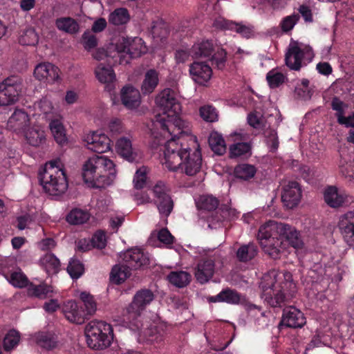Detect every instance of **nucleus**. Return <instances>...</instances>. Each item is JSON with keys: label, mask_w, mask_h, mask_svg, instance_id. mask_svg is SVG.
Segmentation results:
<instances>
[{"label": "nucleus", "mask_w": 354, "mask_h": 354, "mask_svg": "<svg viewBox=\"0 0 354 354\" xmlns=\"http://www.w3.org/2000/svg\"><path fill=\"white\" fill-rule=\"evenodd\" d=\"M338 227L345 242L354 248V211L348 212L339 217Z\"/></svg>", "instance_id": "nucleus-15"}, {"label": "nucleus", "mask_w": 354, "mask_h": 354, "mask_svg": "<svg viewBox=\"0 0 354 354\" xmlns=\"http://www.w3.org/2000/svg\"><path fill=\"white\" fill-rule=\"evenodd\" d=\"M301 190L296 182H288L283 186L281 200L284 205L289 209L296 207L300 202Z\"/></svg>", "instance_id": "nucleus-18"}, {"label": "nucleus", "mask_w": 354, "mask_h": 354, "mask_svg": "<svg viewBox=\"0 0 354 354\" xmlns=\"http://www.w3.org/2000/svg\"><path fill=\"white\" fill-rule=\"evenodd\" d=\"M20 335L15 330H10L8 332L3 339V348L6 351L13 349L19 342Z\"/></svg>", "instance_id": "nucleus-53"}, {"label": "nucleus", "mask_w": 354, "mask_h": 354, "mask_svg": "<svg viewBox=\"0 0 354 354\" xmlns=\"http://www.w3.org/2000/svg\"><path fill=\"white\" fill-rule=\"evenodd\" d=\"M214 272V263L212 259H203L197 266L196 277L201 283H205L209 280Z\"/></svg>", "instance_id": "nucleus-29"}, {"label": "nucleus", "mask_w": 354, "mask_h": 354, "mask_svg": "<svg viewBox=\"0 0 354 354\" xmlns=\"http://www.w3.org/2000/svg\"><path fill=\"white\" fill-rule=\"evenodd\" d=\"M38 41L39 36L34 28L28 27L19 33V43L21 45L35 46Z\"/></svg>", "instance_id": "nucleus-39"}, {"label": "nucleus", "mask_w": 354, "mask_h": 354, "mask_svg": "<svg viewBox=\"0 0 354 354\" xmlns=\"http://www.w3.org/2000/svg\"><path fill=\"white\" fill-rule=\"evenodd\" d=\"M34 76L39 81L49 84H59L62 82L59 68L50 62L37 64L34 70Z\"/></svg>", "instance_id": "nucleus-12"}, {"label": "nucleus", "mask_w": 354, "mask_h": 354, "mask_svg": "<svg viewBox=\"0 0 354 354\" xmlns=\"http://www.w3.org/2000/svg\"><path fill=\"white\" fill-rule=\"evenodd\" d=\"M196 204L198 209L212 211L218 207V201L212 196L203 195L196 200Z\"/></svg>", "instance_id": "nucleus-46"}, {"label": "nucleus", "mask_w": 354, "mask_h": 354, "mask_svg": "<svg viewBox=\"0 0 354 354\" xmlns=\"http://www.w3.org/2000/svg\"><path fill=\"white\" fill-rule=\"evenodd\" d=\"M91 244L92 248H96L98 249H102L104 248L106 245V235L103 232H96L91 241Z\"/></svg>", "instance_id": "nucleus-63"}, {"label": "nucleus", "mask_w": 354, "mask_h": 354, "mask_svg": "<svg viewBox=\"0 0 354 354\" xmlns=\"http://www.w3.org/2000/svg\"><path fill=\"white\" fill-rule=\"evenodd\" d=\"M286 76L275 69L270 71L266 75V80L271 88L280 86L285 81Z\"/></svg>", "instance_id": "nucleus-51"}, {"label": "nucleus", "mask_w": 354, "mask_h": 354, "mask_svg": "<svg viewBox=\"0 0 354 354\" xmlns=\"http://www.w3.org/2000/svg\"><path fill=\"white\" fill-rule=\"evenodd\" d=\"M193 58H209L213 67L218 70L225 68L227 57L226 50L215 45L212 40H204L192 47Z\"/></svg>", "instance_id": "nucleus-9"}, {"label": "nucleus", "mask_w": 354, "mask_h": 354, "mask_svg": "<svg viewBox=\"0 0 354 354\" xmlns=\"http://www.w3.org/2000/svg\"><path fill=\"white\" fill-rule=\"evenodd\" d=\"M209 302H225L227 304L237 305L245 301L243 295L236 290L225 288L221 291L218 295L207 298Z\"/></svg>", "instance_id": "nucleus-25"}, {"label": "nucleus", "mask_w": 354, "mask_h": 354, "mask_svg": "<svg viewBox=\"0 0 354 354\" xmlns=\"http://www.w3.org/2000/svg\"><path fill=\"white\" fill-rule=\"evenodd\" d=\"M152 191L159 213L162 216L167 217L174 207L168 186L164 182L158 181L153 186Z\"/></svg>", "instance_id": "nucleus-11"}, {"label": "nucleus", "mask_w": 354, "mask_h": 354, "mask_svg": "<svg viewBox=\"0 0 354 354\" xmlns=\"http://www.w3.org/2000/svg\"><path fill=\"white\" fill-rule=\"evenodd\" d=\"M95 75L100 82L105 84H109L115 80V74L113 68L102 64L96 68Z\"/></svg>", "instance_id": "nucleus-42"}, {"label": "nucleus", "mask_w": 354, "mask_h": 354, "mask_svg": "<svg viewBox=\"0 0 354 354\" xmlns=\"http://www.w3.org/2000/svg\"><path fill=\"white\" fill-rule=\"evenodd\" d=\"M147 168L145 167L138 169L133 178L134 186L137 189H142L146 183Z\"/></svg>", "instance_id": "nucleus-61"}, {"label": "nucleus", "mask_w": 354, "mask_h": 354, "mask_svg": "<svg viewBox=\"0 0 354 354\" xmlns=\"http://www.w3.org/2000/svg\"><path fill=\"white\" fill-rule=\"evenodd\" d=\"M24 134L27 142L33 147L42 145L46 140L44 131L39 126H34L31 129H27Z\"/></svg>", "instance_id": "nucleus-31"}, {"label": "nucleus", "mask_w": 354, "mask_h": 354, "mask_svg": "<svg viewBox=\"0 0 354 354\" xmlns=\"http://www.w3.org/2000/svg\"><path fill=\"white\" fill-rule=\"evenodd\" d=\"M153 299L154 295L151 290L142 289L138 291L131 303L124 311L122 319L124 325L131 330H139L141 325L139 317Z\"/></svg>", "instance_id": "nucleus-7"}, {"label": "nucleus", "mask_w": 354, "mask_h": 354, "mask_svg": "<svg viewBox=\"0 0 354 354\" xmlns=\"http://www.w3.org/2000/svg\"><path fill=\"white\" fill-rule=\"evenodd\" d=\"M304 55V50L301 48L297 43L290 44L285 56L286 66L291 70H300Z\"/></svg>", "instance_id": "nucleus-24"}, {"label": "nucleus", "mask_w": 354, "mask_h": 354, "mask_svg": "<svg viewBox=\"0 0 354 354\" xmlns=\"http://www.w3.org/2000/svg\"><path fill=\"white\" fill-rule=\"evenodd\" d=\"M180 135L177 139L174 136L167 138L162 164L170 171L180 169L187 176H194L202 166L199 145L195 136Z\"/></svg>", "instance_id": "nucleus-1"}, {"label": "nucleus", "mask_w": 354, "mask_h": 354, "mask_svg": "<svg viewBox=\"0 0 354 354\" xmlns=\"http://www.w3.org/2000/svg\"><path fill=\"white\" fill-rule=\"evenodd\" d=\"M29 294L39 299H46L52 296L53 289L46 284L32 285L28 288Z\"/></svg>", "instance_id": "nucleus-49"}, {"label": "nucleus", "mask_w": 354, "mask_h": 354, "mask_svg": "<svg viewBox=\"0 0 354 354\" xmlns=\"http://www.w3.org/2000/svg\"><path fill=\"white\" fill-rule=\"evenodd\" d=\"M82 39L83 46L87 50L93 49L97 46V39L96 36L88 30L84 32L82 36Z\"/></svg>", "instance_id": "nucleus-59"}, {"label": "nucleus", "mask_w": 354, "mask_h": 354, "mask_svg": "<svg viewBox=\"0 0 354 354\" xmlns=\"http://www.w3.org/2000/svg\"><path fill=\"white\" fill-rule=\"evenodd\" d=\"M262 298L272 307H281L296 292V285L291 273L286 272L280 276L272 271L262 278Z\"/></svg>", "instance_id": "nucleus-3"}, {"label": "nucleus", "mask_w": 354, "mask_h": 354, "mask_svg": "<svg viewBox=\"0 0 354 354\" xmlns=\"http://www.w3.org/2000/svg\"><path fill=\"white\" fill-rule=\"evenodd\" d=\"M346 273V270L344 267L335 266L329 268L326 271V274L331 278L332 281L339 282L342 279L343 275Z\"/></svg>", "instance_id": "nucleus-60"}, {"label": "nucleus", "mask_w": 354, "mask_h": 354, "mask_svg": "<svg viewBox=\"0 0 354 354\" xmlns=\"http://www.w3.org/2000/svg\"><path fill=\"white\" fill-rule=\"evenodd\" d=\"M123 263L130 269H138L149 263V257L140 249L135 248L126 251L122 254Z\"/></svg>", "instance_id": "nucleus-20"}, {"label": "nucleus", "mask_w": 354, "mask_h": 354, "mask_svg": "<svg viewBox=\"0 0 354 354\" xmlns=\"http://www.w3.org/2000/svg\"><path fill=\"white\" fill-rule=\"evenodd\" d=\"M49 124L50 131L59 145H64L67 142L65 128L59 119H52Z\"/></svg>", "instance_id": "nucleus-35"}, {"label": "nucleus", "mask_w": 354, "mask_h": 354, "mask_svg": "<svg viewBox=\"0 0 354 354\" xmlns=\"http://www.w3.org/2000/svg\"><path fill=\"white\" fill-rule=\"evenodd\" d=\"M332 109L337 111V122L347 127H354V113L348 116H345V110L348 105L337 97H333L331 102Z\"/></svg>", "instance_id": "nucleus-26"}, {"label": "nucleus", "mask_w": 354, "mask_h": 354, "mask_svg": "<svg viewBox=\"0 0 354 354\" xmlns=\"http://www.w3.org/2000/svg\"><path fill=\"white\" fill-rule=\"evenodd\" d=\"M30 124L29 115L21 109H16L8 118V128L17 134L25 133Z\"/></svg>", "instance_id": "nucleus-14"}, {"label": "nucleus", "mask_w": 354, "mask_h": 354, "mask_svg": "<svg viewBox=\"0 0 354 354\" xmlns=\"http://www.w3.org/2000/svg\"><path fill=\"white\" fill-rule=\"evenodd\" d=\"M8 280L12 286L17 288H24L28 283V278L21 271L12 272L8 277Z\"/></svg>", "instance_id": "nucleus-55"}, {"label": "nucleus", "mask_w": 354, "mask_h": 354, "mask_svg": "<svg viewBox=\"0 0 354 354\" xmlns=\"http://www.w3.org/2000/svg\"><path fill=\"white\" fill-rule=\"evenodd\" d=\"M86 147L97 153H105L111 149V140L101 131H92L85 135Z\"/></svg>", "instance_id": "nucleus-13"}, {"label": "nucleus", "mask_w": 354, "mask_h": 354, "mask_svg": "<svg viewBox=\"0 0 354 354\" xmlns=\"http://www.w3.org/2000/svg\"><path fill=\"white\" fill-rule=\"evenodd\" d=\"M349 196L344 192H338L335 186L326 187L324 192L325 203L331 207L336 208L348 203Z\"/></svg>", "instance_id": "nucleus-23"}, {"label": "nucleus", "mask_w": 354, "mask_h": 354, "mask_svg": "<svg viewBox=\"0 0 354 354\" xmlns=\"http://www.w3.org/2000/svg\"><path fill=\"white\" fill-rule=\"evenodd\" d=\"M158 241L169 247L174 241V237L167 228H162L157 233Z\"/></svg>", "instance_id": "nucleus-62"}, {"label": "nucleus", "mask_w": 354, "mask_h": 354, "mask_svg": "<svg viewBox=\"0 0 354 354\" xmlns=\"http://www.w3.org/2000/svg\"><path fill=\"white\" fill-rule=\"evenodd\" d=\"M83 264L77 259H71L67 267V272L73 279H78L84 272Z\"/></svg>", "instance_id": "nucleus-57"}, {"label": "nucleus", "mask_w": 354, "mask_h": 354, "mask_svg": "<svg viewBox=\"0 0 354 354\" xmlns=\"http://www.w3.org/2000/svg\"><path fill=\"white\" fill-rule=\"evenodd\" d=\"M121 100L126 108L136 109L140 104L141 94L139 90H122Z\"/></svg>", "instance_id": "nucleus-32"}, {"label": "nucleus", "mask_w": 354, "mask_h": 354, "mask_svg": "<svg viewBox=\"0 0 354 354\" xmlns=\"http://www.w3.org/2000/svg\"><path fill=\"white\" fill-rule=\"evenodd\" d=\"M256 171L257 169L252 165L240 164L234 169V176L237 178L248 180L254 176Z\"/></svg>", "instance_id": "nucleus-45"}, {"label": "nucleus", "mask_w": 354, "mask_h": 354, "mask_svg": "<svg viewBox=\"0 0 354 354\" xmlns=\"http://www.w3.org/2000/svg\"><path fill=\"white\" fill-rule=\"evenodd\" d=\"M300 19L299 14L294 13L283 17L280 22V27L283 32H288L293 29Z\"/></svg>", "instance_id": "nucleus-56"}, {"label": "nucleus", "mask_w": 354, "mask_h": 354, "mask_svg": "<svg viewBox=\"0 0 354 354\" xmlns=\"http://www.w3.org/2000/svg\"><path fill=\"white\" fill-rule=\"evenodd\" d=\"M130 275V269L124 263L115 266L111 272L110 279L112 282L120 284L124 282Z\"/></svg>", "instance_id": "nucleus-38"}, {"label": "nucleus", "mask_w": 354, "mask_h": 354, "mask_svg": "<svg viewBox=\"0 0 354 354\" xmlns=\"http://www.w3.org/2000/svg\"><path fill=\"white\" fill-rule=\"evenodd\" d=\"M35 109L39 115H44L47 120H52L55 117V109L50 100L46 98L41 100L35 105Z\"/></svg>", "instance_id": "nucleus-44"}, {"label": "nucleus", "mask_w": 354, "mask_h": 354, "mask_svg": "<svg viewBox=\"0 0 354 354\" xmlns=\"http://www.w3.org/2000/svg\"><path fill=\"white\" fill-rule=\"evenodd\" d=\"M109 22L114 26H120L127 24L130 20L129 11L125 8L115 9L109 15Z\"/></svg>", "instance_id": "nucleus-36"}, {"label": "nucleus", "mask_w": 354, "mask_h": 354, "mask_svg": "<svg viewBox=\"0 0 354 354\" xmlns=\"http://www.w3.org/2000/svg\"><path fill=\"white\" fill-rule=\"evenodd\" d=\"M113 162L105 156H93L82 165V177L89 187L104 188L115 179Z\"/></svg>", "instance_id": "nucleus-4"}, {"label": "nucleus", "mask_w": 354, "mask_h": 354, "mask_svg": "<svg viewBox=\"0 0 354 354\" xmlns=\"http://www.w3.org/2000/svg\"><path fill=\"white\" fill-rule=\"evenodd\" d=\"M115 149L120 156L129 162L135 161L141 156L139 150L133 147L131 136H122L118 138Z\"/></svg>", "instance_id": "nucleus-16"}, {"label": "nucleus", "mask_w": 354, "mask_h": 354, "mask_svg": "<svg viewBox=\"0 0 354 354\" xmlns=\"http://www.w3.org/2000/svg\"><path fill=\"white\" fill-rule=\"evenodd\" d=\"M306 324L304 314L297 308L290 306L283 310L281 324L289 328H301Z\"/></svg>", "instance_id": "nucleus-22"}, {"label": "nucleus", "mask_w": 354, "mask_h": 354, "mask_svg": "<svg viewBox=\"0 0 354 354\" xmlns=\"http://www.w3.org/2000/svg\"><path fill=\"white\" fill-rule=\"evenodd\" d=\"M284 231L281 234V241L284 239L288 244L295 249H301L304 246L299 232L293 227L286 224Z\"/></svg>", "instance_id": "nucleus-30"}, {"label": "nucleus", "mask_w": 354, "mask_h": 354, "mask_svg": "<svg viewBox=\"0 0 354 354\" xmlns=\"http://www.w3.org/2000/svg\"><path fill=\"white\" fill-rule=\"evenodd\" d=\"M212 150L218 155L223 154L226 151L225 142L221 134L216 131L210 133L208 139Z\"/></svg>", "instance_id": "nucleus-37"}, {"label": "nucleus", "mask_w": 354, "mask_h": 354, "mask_svg": "<svg viewBox=\"0 0 354 354\" xmlns=\"http://www.w3.org/2000/svg\"><path fill=\"white\" fill-rule=\"evenodd\" d=\"M57 28L70 35L77 34L80 30L78 22L71 17H62L55 20Z\"/></svg>", "instance_id": "nucleus-33"}, {"label": "nucleus", "mask_w": 354, "mask_h": 354, "mask_svg": "<svg viewBox=\"0 0 354 354\" xmlns=\"http://www.w3.org/2000/svg\"><path fill=\"white\" fill-rule=\"evenodd\" d=\"M155 101L162 113L156 115L153 126L156 130H160L161 136L165 139L188 133L189 122L181 117L182 106L174 90H162Z\"/></svg>", "instance_id": "nucleus-2"}, {"label": "nucleus", "mask_w": 354, "mask_h": 354, "mask_svg": "<svg viewBox=\"0 0 354 354\" xmlns=\"http://www.w3.org/2000/svg\"><path fill=\"white\" fill-rule=\"evenodd\" d=\"M199 114L203 120L214 122L218 120V113L212 105H204L199 109Z\"/></svg>", "instance_id": "nucleus-54"}, {"label": "nucleus", "mask_w": 354, "mask_h": 354, "mask_svg": "<svg viewBox=\"0 0 354 354\" xmlns=\"http://www.w3.org/2000/svg\"><path fill=\"white\" fill-rule=\"evenodd\" d=\"M159 83V73L156 69H149L145 73L141 88H156Z\"/></svg>", "instance_id": "nucleus-48"}, {"label": "nucleus", "mask_w": 354, "mask_h": 354, "mask_svg": "<svg viewBox=\"0 0 354 354\" xmlns=\"http://www.w3.org/2000/svg\"><path fill=\"white\" fill-rule=\"evenodd\" d=\"M234 142L236 143L230 147V156L231 158H238L249 154L250 152V145L245 142L248 136L243 132H235L231 135Z\"/></svg>", "instance_id": "nucleus-21"}, {"label": "nucleus", "mask_w": 354, "mask_h": 354, "mask_svg": "<svg viewBox=\"0 0 354 354\" xmlns=\"http://www.w3.org/2000/svg\"><path fill=\"white\" fill-rule=\"evenodd\" d=\"M167 279L174 286L183 288L189 284L191 275L185 271H175L168 274Z\"/></svg>", "instance_id": "nucleus-41"}, {"label": "nucleus", "mask_w": 354, "mask_h": 354, "mask_svg": "<svg viewBox=\"0 0 354 354\" xmlns=\"http://www.w3.org/2000/svg\"><path fill=\"white\" fill-rule=\"evenodd\" d=\"M90 215L87 211L74 209L68 214L66 220L71 224L80 225L86 223Z\"/></svg>", "instance_id": "nucleus-47"}, {"label": "nucleus", "mask_w": 354, "mask_h": 354, "mask_svg": "<svg viewBox=\"0 0 354 354\" xmlns=\"http://www.w3.org/2000/svg\"><path fill=\"white\" fill-rule=\"evenodd\" d=\"M19 99L17 90H0V106H8Z\"/></svg>", "instance_id": "nucleus-52"}, {"label": "nucleus", "mask_w": 354, "mask_h": 354, "mask_svg": "<svg viewBox=\"0 0 354 354\" xmlns=\"http://www.w3.org/2000/svg\"><path fill=\"white\" fill-rule=\"evenodd\" d=\"M21 79L18 75H11L5 79L0 84V88H8L9 87H17L21 84Z\"/></svg>", "instance_id": "nucleus-64"}, {"label": "nucleus", "mask_w": 354, "mask_h": 354, "mask_svg": "<svg viewBox=\"0 0 354 354\" xmlns=\"http://www.w3.org/2000/svg\"><path fill=\"white\" fill-rule=\"evenodd\" d=\"M189 73L196 83L205 86L212 77V70L205 62H194L189 66Z\"/></svg>", "instance_id": "nucleus-19"}, {"label": "nucleus", "mask_w": 354, "mask_h": 354, "mask_svg": "<svg viewBox=\"0 0 354 354\" xmlns=\"http://www.w3.org/2000/svg\"><path fill=\"white\" fill-rule=\"evenodd\" d=\"M107 129L112 136H118L124 132L125 127L120 119L113 118L107 124Z\"/></svg>", "instance_id": "nucleus-58"}, {"label": "nucleus", "mask_w": 354, "mask_h": 354, "mask_svg": "<svg viewBox=\"0 0 354 354\" xmlns=\"http://www.w3.org/2000/svg\"><path fill=\"white\" fill-rule=\"evenodd\" d=\"M213 25L216 28L234 30L237 33L247 38L250 37L252 32V30L249 27L245 25L236 24L223 18H218L215 19Z\"/></svg>", "instance_id": "nucleus-27"}, {"label": "nucleus", "mask_w": 354, "mask_h": 354, "mask_svg": "<svg viewBox=\"0 0 354 354\" xmlns=\"http://www.w3.org/2000/svg\"><path fill=\"white\" fill-rule=\"evenodd\" d=\"M63 312L66 319L73 323L82 324L85 319V313L80 309L74 301H66L63 306Z\"/></svg>", "instance_id": "nucleus-28"}, {"label": "nucleus", "mask_w": 354, "mask_h": 354, "mask_svg": "<svg viewBox=\"0 0 354 354\" xmlns=\"http://www.w3.org/2000/svg\"><path fill=\"white\" fill-rule=\"evenodd\" d=\"M85 334L88 346L93 349H104L113 340V330L111 324L94 320L86 327Z\"/></svg>", "instance_id": "nucleus-8"}, {"label": "nucleus", "mask_w": 354, "mask_h": 354, "mask_svg": "<svg viewBox=\"0 0 354 354\" xmlns=\"http://www.w3.org/2000/svg\"><path fill=\"white\" fill-rule=\"evenodd\" d=\"M80 297L84 303L85 309L83 310L85 313V317L94 314L96 311L97 306L93 296L88 292H82L80 293Z\"/></svg>", "instance_id": "nucleus-50"}, {"label": "nucleus", "mask_w": 354, "mask_h": 354, "mask_svg": "<svg viewBox=\"0 0 354 354\" xmlns=\"http://www.w3.org/2000/svg\"><path fill=\"white\" fill-rule=\"evenodd\" d=\"M258 252L257 247L254 243L241 245L236 252V257L240 261L247 262L254 258Z\"/></svg>", "instance_id": "nucleus-40"}, {"label": "nucleus", "mask_w": 354, "mask_h": 354, "mask_svg": "<svg viewBox=\"0 0 354 354\" xmlns=\"http://www.w3.org/2000/svg\"><path fill=\"white\" fill-rule=\"evenodd\" d=\"M40 263L43 268L49 275L57 274L60 269L59 260L51 253L44 255L40 259Z\"/></svg>", "instance_id": "nucleus-34"}, {"label": "nucleus", "mask_w": 354, "mask_h": 354, "mask_svg": "<svg viewBox=\"0 0 354 354\" xmlns=\"http://www.w3.org/2000/svg\"><path fill=\"white\" fill-rule=\"evenodd\" d=\"M39 180L44 191L51 196H61L68 189L64 165L59 158L46 162L39 173Z\"/></svg>", "instance_id": "nucleus-5"}, {"label": "nucleus", "mask_w": 354, "mask_h": 354, "mask_svg": "<svg viewBox=\"0 0 354 354\" xmlns=\"http://www.w3.org/2000/svg\"><path fill=\"white\" fill-rule=\"evenodd\" d=\"M115 48L120 64H129L131 59L141 57L147 52V47L140 37L124 38L118 42Z\"/></svg>", "instance_id": "nucleus-10"}, {"label": "nucleus", "mask_w": 354, "mask_h": 354, "mask_svg": "<svg viewBox=\"0 0 354 354\" xmlns=\"http://www.w3.org/2000/svg\"><path fill=\"white\" fill-rule=\"evenodd\" d=\"M284 227L285 223L268 221L259 229L257 238L259 244L264 252L272 259L280 258L284 250L281 237Z\"/></svg>", "instance_id": "nucleus-6"}, {"label": "nucleus", "mask_w": 354, "mask_h": 354, "mask_svg": "<svg viewBox=\"0 0 354 354\" xmlns=\"http://www.w3.org/2000/svg\"><path fill=\"white\" fill-rule=\"evenodd\" d=\"M139 330V337L143 340H147L151 342H160L166 334V326L162 323H154L149 326L142 328V324L140 322Z\"/></svg>", "instance_id": "nucleus-17"}, {"label": "nucleus", "mask_w": 354, "mask_h": 354, "mask_svg": "<svg viewBox=\"0 0 354 354\" xmlns=\"http://www.w3.org/2000/svg\"><path fill=\"white\" fill-rule=\"evenodd\" d=\"M33 340L40 347L46 350H51L57 345L55 339L46 333H38L33 336Z\"/></svg>", "instance_id": "nucleus-43"}]
</instances>
